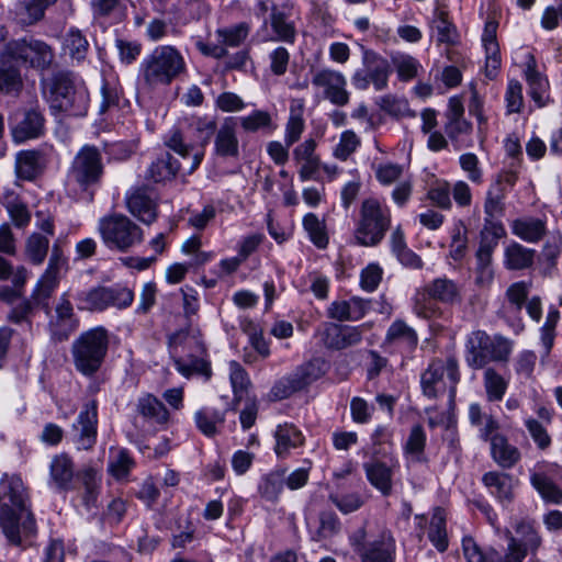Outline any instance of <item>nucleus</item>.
I'll use <instances>...</instances> for the list:
<instances>
[{"label":"nucleus","mask_w":562,"mask_h":562,"mask_svg":"<svg viewBox=\"0 0 562 562\" xmlns=\"http://www.w3.org/2000/svg\"><path fill=\"white\" fill-rule=\"evenodd\" d=\"M40 308L31 299L16 302L8 314L9 322L22 325L27 329L32 328V321Z\"/></svg>","instance_id":"nucleus-56"},{"label":"nucleus","mask_w":562,"mask_h":562,"mask_svg":"<svg viewBox=\"0 0 562 562\" xmlns=\"http://www.w3.org/2000/svg\"><path fill=\"white\" fill-rule=\"evenodd\" d=\"M168 349L170 357L183 352H205V346L199 331L191 329H179L168 337Z\"/></svg>","instance_id":"nucleus-37"},{"label":"nucleus","mask_w":562,"mask_h":562,"mask_svg":"<svg viewBox=\"0 0 562 562\" xmlns=\"http://www.w3.org/2000/svg\"><path fill=\"white\" fill-rule=\"evenodd\" d=\"M215 131V120L207 116L186 117L170 131L166 145L188 161L187 173H192L200 166L204 147Z\"/></svg>","instance_id":"nucleus-2"},{"label":"nucleus","mask_w":562,"mask_h":562,"mask_svg":"<svg viewBox=\"0 0 562 562\" xmlns=\"http://www.w3.org/2000/svg\"><path fill=\"white\" fill-rule=\"evenodd\" d=\"M316 142L313 138L305 139L293 150L294 160L301 165L299 176L302 181L315 178V173L321 168V159L315 154Z\"/></svg>","instance_id":"nucleus-34"},{"label":"nucleus","mask_w":562,"mask_h":562,"mask_svg":"<svg viewBox=\"0 0 562 562\" xmlns=\"http://www.w3.org/2000/svg\"><path fill=\"white\" fill-rule=\"evenodd\" d=\"M98 232L108 249L120 252H127L144 240V231L121 213L102 216L98 222Z\"/></svg>","instance_id":"nucleus-8"},{"label":"nucleus","mask_w":562,"mask_h":562,"mask_svg":"<svg viewBox=\"0 0 562 562\" xmlns=\"http://www.w3.org/2000/svg\"><path fill=\"white\" fill-rule=\"evenodd\" d=\"M482 382L488 403L503 401L509 385V381L505 376L495 368L487 367L483 371Z\"/></svg>","instance_id":"nucleus-43"},{"label":"nucleus","mask_w":562,"mask_h":562,"mask_svg":"<svg viewBox=\"0 0 562 562\" xmlns=\"http://www.w3.org/2000/svg\"><path fill=\"white\" fill-rule=\"evenodd\" d=\"M423 289L440 303L453 305L461 302V294L458 284L446 277L432 280Z\"/></svg>","instance_id":"nucleus-41"},{"label":"nucleus","mask_w":562,"mask_h":562,"mask_svg":"<svg viewBox=\"0 0 562 562\" xmlns=\"http://www.w3.org/2000/svg\"><path fill=\"white\" fill-rule=\"evenodd\" d=\"M133 300V292L120 286H98L76 295L78 307L90 312H101L108 307L125 308Z\"/></svg>","instance_id":"nucleus-12"},{"label":"nucleus","mask_w":562,"mask_h":562,"mask_svg":"<svg viewBox=\"0 0 562 562\" xmlns=\"http://www.w3.org/2000/svg\"><path fill=\"white\" fill-rule=\"evenodd\" d=\"M426 439L424 428L420 425L413 426L404 447L405 453L411 454L415 461L420 462L423 460Z\"/></svg>","instance_id":"nucleus-63"},{"label":"nucleus","mask_w":562,"mask_h":562,"mask_svg":"<svg viewBox=\"0 0 562 562\" xmlns=\"http://www.w3.org/2000/svg\"><path fill=\"white\" fill-rule=\"evenodd\" d=\"M49 239L40 233H33L26 240L25 255L33 265H42L47 256Z\"/></svg>","instance_id":"nucleus-58"},{"label":"nucleus","mask_w":562,"mask_h":562,"mask_svg":"<svg viewBox=\"0 0 562 562\" xmlns=\"http://www.w3.org/2000/svg\"><path fill=\"white\" fill-rule=\"evenodd\" d=\"M0 526L7 539L15 546L36 535V521L30 501L19 476L1 481Z\"/></svg>","instance_id":"nucleus-1"},{"label":"nucleus","mask_w":562,"mask_h":562,"mask_svg":"<svg viewBox=\"0 0 562 562\" xmlns=\"http://www.w3.org/2000/svg\"><path fill=\"white\" fill-rule=\"evenodd\" d=\"M44 94L53 114L83 116L89 106V92L85 82L69 71L55 74L44 87Z\"/></svg>","instance_id":"nucleus-3"},{"label":"nucleus","mask_w":562,"mask_h":562,"mask_svg":"<svg viewBox=\"0 0 562 562\" xmlns=\"http://www.w3.org/2000/svg\"><path fill=\"white\" fill-rule=\"evenodd\" d=\"M187 69L186 60L175 46L159 45L147 54L138 67V81L146 90L169 86Z\"/></svg>","instance_id":"nucleus-4"},{"label":"nucleus","mask_w":562,"mask_h":562,"mask_svg":"<svg viewBox=\"0 0 562 562\" xmlns=\"http://www.w3.org/2000/svg\"><path fill=\"white\" fill-rule=\"evenodd\" d=\"M57 0H23L14 11L15 20L23 26H29L41 21L47 8L55 4Z\"/></svg>","instance_id":"nucleus-40"},{"label":"nucleus","mask_w":562,"mask_h":562,"mask_svg":"<svg viewBox=\"0 0 562 562\" xmlns=\"http://www.w3.org/2000/svg\"><path fill=\"white\" fill-rule=\"evenodd\" d=\"M364 325L347 326L329 324L324 333V344L327 348L342 350L361 342Z\"/></svg>","instance_id":"nucleus-26"},{"label":"nucleus","mask_w":562,"mask_h":562,"mask_svg":"<svg viewBox=\"0 0 562 562\" xmlns=\"http://www.w3.org/2000/svg\"><path fill=\"white\" fill-rule=\"evenodd\" d=\"M535 250L519 243H510L504 250V266L508 270H524L532 266Z\"/></svg>","instance_id":"nucleus-44"},{"label":"nucleus","mask_w":562,"mask_h":562,"mask_svg":"<svg viewBox=\"0 0 562 562\" xmlns=\"http://www.w3.org/2000/svg\"><path fill=\"white\" fill-rule=\"evenodd\" d=\"M359 557L361 562H394L395 539L391 532H382L379 539L368 543Z\"/></svg>","instance_id":"nucleus-38"},{"label":"nucleus","mask_w":562,"mask_h":562,"mask_svg":"<svg viewBox=\"0 0 562 562\" xmlns=\"http://www.w3.org/2000/svg\"><path fill=\"white\" fill-rule=\"evenodd\" d=\"M368 301L353 296L350 300H337L329 304L327 316L338 322H356L368 313Z\"/></svg>","instance_id":"nucleus-31"},{"label":"nucleus","mask_w":562,"mask_h":562,"mask_svg":"<svg viewBox=\"0 0 562 562\" xmlns=\"http://www.w3.org/2000/svg\"><path fill=\"white\" fill-rule=\"evenodd\" d=\"M109 344V333L102 326L81 333L71 345L76 370L88 378L94 375L104 362Z\"/></svg>","instance_id":"nucleus-5"},{"label":"nucleus","mask_w":562,"mask_h":562,"mask_svg":"<svg viewBox=\"0 0 562 562\" xmlns=\"http://www.w3.org/2000/svg\"><path fill=\"white\" fill-rule=\"evenodd\" d=\"M518 180L515 170H501L492 179L484 199V214L488 216H503L506 210V196L514 189Z\"/></svg>","instance_id":"nucleus-17"},{"label":"nucleus","mask_w":562,"mask_h":562,"mask_svg":"<svg viewBox=\"0 0 562 562\" xmlns=\"http://www.w3.org/2000/svg\"><path fill=\"white\" fill-rule=\"evenodd\" d=\"M76 464L72 458L60 452L54 454L48 465V486L56 492H68L75 488Z\"/></svg>","instance_id":"nucleus-24"},{"label":"nucleus","mask_w":562,"mask_h":562,"mask_svg":"<svg viewBox=\"0 0 562 562\" xmlns=\"http://www.w3.org/2000/svg\"><path fill=\"white\" fill-rule=\"evenodd\" d=\"M513 348V340L477 329L467 337L465 362L474 370L485 369L491 362H507Z\"/></svg>","instance_id":"nucleus-6"},{"label":"nucleus","mask_w":562,"mask_h":562,"mask_svg":"<svg viewBox=\"0 0 562 562\" xmlns=\"http://www.w3.org/2000/svg\"><path fill=\"white\" fill-rule=\"evenodd\" d=\"M44 114L37 106L15 113L11 124L13 142L21 144L42 137L46 130Z\"/></svg>","instance_id":"nucleus-20"},{"label":"nucleus","mask_w":562,"mask_h":562,"mask_svg":"<svg viewBox=\"0 0 562 562\" xmlns=\"http://www.w3.org/2000/svg\"><path fill=\"white\" fill-rule=\"evenodd\" d=\"M104 172L101 151L92 145L82 146L74 157L67 173V186L89 192L101 182Z\"/></svg>","instance_id":"nucleus-9"},{"label":"nucleus","mask_w":562,"mask_h":562,"mask_svg":"<svg viewBox=\"0 0 562 562\" xmlns=\"http://www.w3.org/2000/svg\"><path fill=\"white\" fill-rule=\"evenodd\" d=\"M214 150L217 156L223 158H237L239 156L236 117L228 116L224 119L215 135Z\"/></svg>","instance_id":"nucleus-28"},{"label":"nucleus","mask_w":562,"mask_h":562,"mask_svg":"<svg viewBox=\"0 0 562 562\" xmlns=\"http://www.w3.org/2000/svg\"><path fill=\"white\" fill-rule=\"evenodd\" d=\"M484 486L502 504H510L514 501V490L517 480L509 473L502 471H488L482 476Z\"/></svg>","instance_id":"nucleus-30"},{"label":"nucleus","mask_w":562,"mask_h":562,"mask_svg":"<svg viewBox=\"0 0 562 562\" xmlns=\"http://www.w3.org/2000/svg\"><path fill=\"white\" fill-rule=\"evenodd\" d=\"M487 442H490L491 458L499 468L509 470L520 461V450L512 445L505 435L496 434Z\"/></svg>","instance_id":"nucleus-33"},{"label":"nucleus","mask_w":562,"mask_h":562,"mask_svg":"<svg viewBox=\"0 0 562 562\" xmlns=\"http://www.w3.org/2000/svg\"><path fill=\"white\" fill-rule=\"evenodd\" d=\"M136 407L139 415L153 423L166 424L169 419V412L164 403L151 394L140 396Z\"/></svg>","instance_id":"nucleus-46"},{"label":"nucleus","mask_w":562,"mask_h":562,"mask_svg":"<svg viewBox=\"0 0 562 562\" xmlns=\"http://www.w3.org/2000/svg\"><path fill=\"white\" fill-rule=\"evenodd\" d=\"M512 233L524 241L537 244L548 233L547 221L539 217H520L512 221Z\"/></svg>","instance_id":"nucleus-36"},{"label":"nucleus","mask_w":562,"mask_h":562,"mask_svg":"<svg viewBox=\"0 0 562 562\" xmlns=\"http://www.w3.org/2000/svg\"><path fill=\"white\" fill-rule=\"evenodd\" d=\"M418 334L405 321L397 318L386 329L382 348L392 353L411 355L418 346Z\"/></svg>","instance_id":"nucleus-22"},{"label":"nucleus","mask_w":562,"mask_h":562,"mask_svg":"<svg viewBox=\"0 0 562 562\" xmlns=\"http://www.w3.org/2000/svg\"><path fill=\"white\" fill-rule=\"evenodd\" d=\"M462 550L467 562H522L527 553L522 544L513 537L509 539L505 555L494 548L483 550L471 537L463 538Z\"/></svg>","instance_id":"nucleus-16"},{"label":"nucleus","mask_w":562,"mask_h":562,"mask_svg":"<svg viewBox=\"0 0 562 562\" xmlns=\"http://www.w3.org/2000/svg\"><path fill=\"white\" fill-rule=\"evenodd\" d=\"M121 95L122 89L119 82L114 79H104L101 86L99 113L105 114L106 112L117 108Z\"/></svg>","instance_id":"nucleus-61"},{"label":"nucleus","mask_w":562,"mask_h":562,"mask_svg":"<svg viewBox=\"0 0 562 562\" xmlns=\"http://www.w3.org/2000/svg\"><path fill=\"white\" fill-rule=\"evenodd\" d=\"M243 330L248 335L251 347L258 352L261 358L270 356V348L268 341L265 339L262 331L252 321H244L241 323Z\"/></svg>","instance_id":"nucleus-64"},{"label":"nucleus","mask_w":562,"mask_h":562,"mask_svg":"<svg viewBox=\"0 0 562 562\" xmlns=\"http://www.w3.org/2000/svg\"><path fill=\"white\" fill-rule=\"evenodd\" d=\"M3 63L14 61L36 69H47L54 59L49 45L41 40L24 37L9 42L1 54Z\"/></svg>","instance_id":"nucleus-11"},{"label":"nucleus","mask_w":562,"mask_h":562,"mask_svg":"<svg viewBox=\"0 0 562 562\" xmlns=\"http://www.w3.org/2000/svg\"><path fill=\"white\" fill-rule=\"evenodd\" d=\"M468 418L470 425L477 430L479 438L485 442L499 434L501 424L498 419L493 414L487 413L477 402L469 405Z\"/></svg>","instance_id":"nucleus-32"},{"label":"nucleus","mask_w":562,"mask_h":562,"mask_svg":"<svg viewBox=\"0 0 562 562\" xmlns=\"http://www.w3.org/2000/svg\"><path fill=\"white\" fill-rule=\"evenodd\" d=\"M250 30L251 24L244 21L227 27L217 29L215 33L221 44L225 45V47H238L246 41Z\"/></svg>","instance_id":"nucleus-53"},{"label":"nucleus","mask_w":562,"mask_h":562,"mask_svg":"<svg viewBox=\"0 0 562 562\" xmlns=\"http://www.w3.org/2000/svg\"><path fill=\"white\" fill-rule=\"evenodd\" d=\"M126 206L133 216L146 225L154 223L158 216L157 203L140 189L126 196Z\"/></svg>","instance_id":"nucleus-35"},{"label":"nucleus","mask_w":562,"mask_h":562,"mask_svg":"<svg viewBox=\"0 0 562 562\" xmlns=\"http://www.w3.org/2000/svg\"><path fill=\"white\" fill-rule=\"evenodd\" d=\"M445 374L449 381V401L450 404H453L457 385L461 379L458 360L454 357H449L446 360L437 359L430 362L420 376L422 391L430 400L443 394L447 387L443 379Z\"/></svg>","instance_id":"nucleus-10"},{"label":"nucleus","mask_w":562,"mask_h":562,"mask_svg":"<svg viewBox=\"0 0 562 562\" xmlns=\"http://www.w3.org/2000/svg\"><path fill=\"white\" fill-rule=\"evenodd\" d=\"M498 217L485 215L483 228L480 233V243L497 247L498 240L506 235L503 223L496 220Z\"/></svg>","instance_id":"nucleus-62"},{"label":"nucleus","mask_w":562,"mask_h":562,"mask_svg":"<svg viewBox=\"0 0 562 562\" xmlns=\"http://www.w3.org/2000/svg\"><path fill=\"white\" fill-rule=\"evenodd\" d=\"M187 167L188 164L182 166L172 156L166 154L164 157L157 158L149 165L145 177L154 182H162L172 179L180 169L187 172Z\"/></svg>","instance_id":"nucleus-42"},{"label":"nucleus","mask_w":562,"mask_h":562,"mask_svg":"<svg viewBox=\"0 0 562 562\" xmlns=\"http://www.w3.org/2000/svg\"><path fill=\"white\" fill-rule=\"evenodd\" d=\"M134 465L135 462L127 449H110L108 471L115 480H123L127 477Z\"/></svg>","instance_id":"nucleus-47"},{"label":"nucleus","mask_w":562,"mask_h":562,"mask_svg":"<svg viewBox=\"0 0 562 562\" xmlns=\"http://www.w3.org/2000/svg\"><path fill=\"white\" fill-rule=\"evenodd\" d=\"M323 374V361L321 359L307 361L292 372L301 390L317 381Z\"/></svg>","instance_id":"nucleus-57"},{"label":"nucleus","mask_w":562,"mask_h":562,"mask_svg":"<svg viewBox=\"0 0 562 562\" xmlns=\"http://www.w3.org/2000/svg\"><path fill=\"white\" fill-rule=\"evenodd\" d=\"M284 486V473L273 471L263 475L258 484V493L267 502H278Z\"/></svg>","instance_id":"nucleus-51"},{"label":"nucleus","mask_w":562,"mask_h":562,"mask_svg":"<svg viewBox=\"0 0 562 562\" xmlns=\"http://www.w3.org/2000/svg\"><path fill=\"white\" fill-rule=\"evenodd\" d=\"M437 32V42L440 44L456 45L459 42V33L456 25L449 20L445 10H437L432 21Z\"/></svg>","instance_id":"nucleus-52"},{"label":"nucleus","mask_w":562,"mask_h":562,"mask_svg":"<svg viewBox=\"0 0 562 562\" xmlns=\"http://www.w3.org/2000/svg\"><path fill=\"white\" fill-rule=\"evenodd\" d=\"M175 369L186 379L193 375H201L205 381L212 376L211 362L205 352L190 351L182 355H176L171 358Z\"/></svg>","instance_id":"nucleus-27"},{"label":"nucleus","mask_w":562,"mask_h":562,"mask_svg":"<svg viewBox=\"0 0 562 562\" xmlns=\"http://www.w3.org/2000/svg\"><path fill=\"white\" fill-rule=\"evenodd\" d=\"M398 469V460L393 457H390L386 461L374 459L363 463L367 480L383 496L392 494L393 475Z\"/></svg>","instance_id":"nucleus-25"},{"label":"nucleus","mask_w":562,"mask_h":562,"mask_svg":"<svg viewBox=\"0 0 562 562\" xmlns=\"http://www.w3.org/2000/svg\"><path fill=\"white\" fill-rule=\"evenodd\" d=\"M270 25L274 33V41L293 44L296 38L294 23L290 21L285 13L279 11L276 5L272 7L270 15Z\"/></svg>","instance_id":"nucleus-48"},{"label":"nucleus","mask_w":562,"mask_h":562,"mask_svg":"<svg viewBox=\"0 0 562 562\" xmlns=\"http://www.w3.org/2000/svg\"><path fill=\"white\" fill-rule=\"evenodd\" d=\"M63 49L72 60L80 63L88 54L89 42L80 30L71 27L64 37Z\"/></svg>","instance_id":"nucleus-49"},{"label":"nucleus","mask_w":562,"mask_h":562,"mask_svg":"<svg viewBox=\"0 0 562 562\" xmlns=\"http://www.w3.org/2000/svg\"><path fill=\"white\" fill-rule=\"evenodd\" d=\"M274 438V451L280 458H284L292 449L302 446L304 442L302 432L293 424L289 423L277 426Z\"/></svg>","instance_id":"nucleus-39"},{"label":"nucleus","mask_w":562,"mask_h":562,"mask_svg":"<svg viewBox=\"0 0 562 562\" xmlns=\"http://www.w3.org/2000/svg\"><path fill=\"white\" fill-rule=\"evenodd\" d=\"M498 23L487 20L482 34V44L485 50V76L494 79L502 65L499 46L496 38Z\"/></svg>","instance_id":"nucleus-29"},{"label":"nucleus","mask_w":562,"mask_h":562,"mask_svg":"<svg viewBox=\"0 0 562 562\" xmlns=\"http://www.w3.org/2000/svg\"><path fill=\"white\" fill-rule=\"evenodd\" d=\"M74 442L79 450H89L97 442L98 404L95 400L87 402L72 425Z\"/></svg>","instance_id":"nucleus-21"},{"label":"nucleus","mask_w":562,"mask_h":562,"mask_svg":"<svg viewBox=\"0 0 562 562\" xmlns=\"http://www.w3.org/2000/svg\"><path fill=\"white\" fill-rule=\"evenodd\" d=\"M561 318L557 306L550 305L547 312L546 321L540 328V342L542 346L541 361L544 362L549 357L557 337V325Z\"/></svg>","instance_id":"nucleus-45"},{"label":"nucleus","mask_w":562,"mask_h":562,"mask_svg":"<svg viewBox=\"0 0 562 562\" xmlns=\"http://www.w3.org/2000/svg\"><path fill=\"white\" fill-rule=\"evenodd\" d=\"M437 300L430 296L424 289L416 292L413 299L414 314L424 319L436 317L440 314V308L437 305Z\"/></svg>","instance_id":"nucleus-60"},{"label":"nucleus","mask_w":562,"mask_h":562,"mask_svg":"<svg viewBox=\"0 0 562 562\" xmlns=\"http://www.w3.org/2000/svg\"><path fill=\"white\" fill-rule=\"evenodd\" d=\"M362 64L363 68L357 69L351 77L353 87L358 90H367L372 83L376 91L385 89L391 72L389 61L374 52L366 49Z\"/></svg>","instance_id":"nucleus-14"},{"label":"nucleus","mask_w":562,"mask_h":562,"mask_svg":"<svg viewBox=\"0 0 562 562\" xmlns=\"http://www.w3.org/2000/svg\"><path fill=\"white\" fill-rule=\"evenodd\" d=\"M47 315V328L54 341L67 340L79 327V319L66 293L59 297L53 313L49 312Z\"/></svg>","instance_id":"nucleus-19"},{"label":"nucleus","mask_w":562,"mask_h":562,"mask_svg":"<svg viewBox=\"0 0 562 562\" xmlns=\"http://www.w3.org/2000/svg\"><path fill=\"white\" fill-rule=\"evenodd\" d=\"M530 484L546 503H562V465L559 463H538L530 473Z\"/></svg>","instance_id":"nucleus-15"},{"label":"nucleus","mask_w":562,"mask_h":562,"mask_svg":"<svg viewBox=\"0 0 562 562\" xmlns=\"http://www.w3.org/2000/svg\"><path fill=\"white\" fill-rule=\"evenodd\" d=\"M312 86L322 91L323 98L330 103L344 106L348 104L350 94L347 90L345 75L331 68H322L314 72Z\"/></svg>","instance_id":"nucleus-18"},{"label":"nucleus","mask_w":562,"mask_h":562,"mask_svg":"<svg viewBox=\"0 0 562 562\" xmlns=\"http://www.w3.org/2000/svg\"><path fill=\"white\" fill-rule=\"evenodd\" d=\"M303 227L311 241L319 249L328 245V235L326 233L325 222L319 220L314 213H307L303 217Z\"/></svg>","instance_id":"nucleus-55"},{"label":"nucleus","mask_w":562,"mask_h":562,"mask_svg":"<svg viewBox=\"0 0 562 562\" xmlns=\"http://www.w3.org/2000/svg\"><path fill=\"white\" fill-rule=\"evenodd\" d=\"M67 265V259L57 244L53 245L48 265L38 279L30 299L40 307L49 313V299L59 284L60 274Z\"/></svg>","instance_id":"nucleus-13"},{"label":"nucleus","mask_w":562,"mask_h":562,"mask_svg":"<svg viewBox=\"0 0 562 562\" xmlns=\"http://www.w3.org/2000/svg\"><path fill=\"white\" fill-rule=\"evenodd\" d=\"M391 222L392 214L386 204L375 198L364 199L353 232L357 244L364 247L378 246L390 229Z\"/></svg>","instance_id":"nucleus-7"},{"label":"nucleus","mask_w":562,"mask_h":562,"mask_svg":"<svg viewBox=\"0 0 562 562\" xmlns=\"http://www.w3.org/2000/svg\"><path fill=\"white\" fill-rule=\"evenodd\" d=\"M524 425L539 451H547L552 446V437L547 427L537 418L528 417Z\"/></svg>","instance_id":"nucleus-59"},{"label":"nucleus","mask_w":562,"mask_h":562,"mask_svg":"<svg viewBox=\"0 0 562 562\" xmlns=\"http://www.w3.org/2000/svg\"><path fill=\"white\" fill-rule=\"evenodd\" d=\"M49 151L50 148L42 146L16 153L14 164L16 178L24 181L35 180L44 172L48 164Z\"/></svg>","instance_id":"nucleus-23"},{"label":"nucleus","mask_w":562,"mask_h":562,"mask_svg":"<svg viewBox=\"0 0 562 562\" xmlns=\"http://www.w3.org/2000/svg\"><path fill=\"white\" fill-rule=\"evenodd\" d=\"M428 539L438 551L443 552L448 549L446 515L442 508H436L431 515Z\"/></svg>","instance_id":"nucleus-50"},{"label":"nucleus","mask_w":562,"mask_h":562,"mask_svg":"<svg viewBox=\"0 0 562 562\" xmlns=\"http://www.w3.org/2000/svg\"><path fill=\"white\" fill-rule=\"evenodd\" d=\"M194 419L203 435L213 437L217 432L216 426L224 423L225 414L214 408L203 407L195 413Z\"/></svg>","instance_id":"nucleus-54"}]
</instances>
